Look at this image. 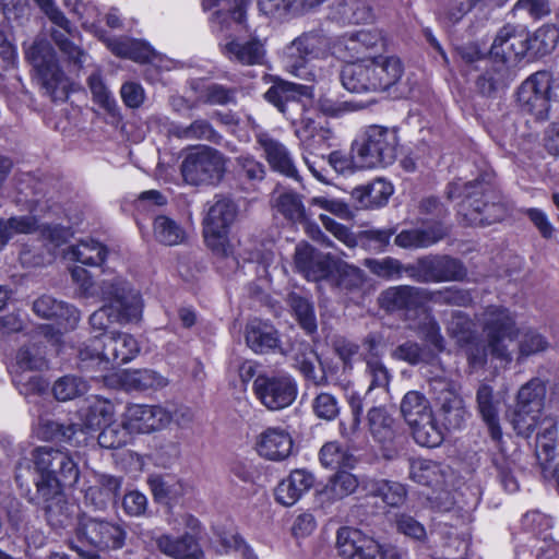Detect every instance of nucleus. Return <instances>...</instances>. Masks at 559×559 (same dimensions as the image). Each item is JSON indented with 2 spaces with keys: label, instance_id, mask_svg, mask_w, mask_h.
<instances>
[{
  "label": "nucleus",
  "instance_id": "obj_22",
  "mask_svg": "<svg viewBox=\"0 0 559 559\" xmlns=\"http://www.w3.org/2000/svg\"><path fill=\"white\" fill-rule=\"evenodd\" d=\"M34 342L29 346H23L16 354V365L22 370H39L46 366L43 352L44 343L57 346L61 341V333L49 324L37 328Z\"/></svg>",
  "mask_w": 559,
  "mask_h": 559
},
{
  "label": "nucleus",
  "instance_id": "obj_15",
  "mask_svg": "<svg viewBox=\"0 0 559 559\" xmlns=\"http://www.w3.org/2000/svg\"><path fill=\"white\" fill-rule=\"evenodd\" d=\"M550 88L551 74L548 71H537L527 78L518 91V102L522 110L537 120H546L550 108Z\"/></svg>",
  "mask_w": 559,
  "mask_h": 559
},
{
  "label": "nucleus",
  "instance_id": "obj_3",
  "mask_svg": "<svg viewBox=\"0 0 559 559\" xmlns=\"http://www.w3.org/2000/svg\"><path fill=\"white\" fill-rule=\"evenodd\" d=\"M403 72L397 57L378 56L345 64L341 71V82L352 93H377L395 85Z\"/></svg>",
  "mask_w": 559,
  "mask_h": 559
},
{
  "label": "nucleus",
  "instance_id": "obj_28",
  "mask_svg": "<svg viewBox=\"0 0 559 559\" xmlns=\"http://www.w3.org/2000/svg\"><path fill=\"white\" fill-rule=\"evenodd\" d=\"M157 549L171 559H200L201 547L197 538L189 533L180 537L163 534L155 539Z\"/></svg>",
  "mask_w": 559,
  "mask_h": 559
},
{
  "label": "nucleus",
  "instance_id": "obj_59",
  "mask_svg": "<svg viewBox=\"0 0 559 559\" xmlns=\"http://www.w3.org/2000/svg\"><path fill=\"white\" fill-rule=\"evenodd\" d=\"M114 415V405L103 399H95L88 406L85 415V426L88 429L100 428L107 425Z\"/></svg>",
  "mask_w": 559,
  "mask_h": 559
},
{
  "label": "nucleus",
  "instance_id": "obj_30",
  "mask_svg": "<svg viewBox=\"0 0 559 559\" xmlns=\"http://www.w3.org/2000/svg\"><path fill=\"white\" fill-rule=\"evenodd\" d=\"M367 496L380 498L391 508H401L407 499V488L404 484L389 479H367L362 485Z\"/></svg>",
  "mask_w": 559,
  "mask_h": 559
},
{
  "label": "nucleus",
  "instance_id": "obj_18",
  "mask_svg": "<svg viewBox=\"0 0 559 559\" xmlns=\"http://www.w3.org/2000/svg\"><path fill=\"white\" fill-rule=\"evenodd\" d=\"M40 228L45 239L59 245L66 241L68 231L59 225H44L38 227L37 219L31 215L14 216L9 219L0 218V249L16 234H32Z\"/></svg>",
  "mask_w": 559,
  "mask_h": 559
},
{
  "label": "nucleus",
  "instance_id": "obj_62",
  "mask_svg": "<svg viewBox=\"0 0 559 559\" xmlns=\"http://www.w3.org/2000/svg\"><path fill=\"white\" fill-rule=\"evenodd\" d=\"M87 84L93 100L106 111L112 112L116 109V100L111 92L105 85L99 72L92 73L87 79Z\"/></svg>",
  "mask_w": 559,
  "mask_h": 559
},
{
  "label": "nucleus",
  "instance_id": "obj_42",
  "mask_svg": "<svg viewBox=\"0 0 559 559\" xmlns=\"http://www.w3.org/2000/svg\"><path fill=\"white\" fill-rule=\"evenodd\" d=\"M439 416L443 419L444 429H461L467 416L463 400L451 391L445 392L440 397Z\"/></svg>",
  "mask_w": 559,
  "mask_h": 559
},
{
  "label": "nucleus",
  "instance_id": "obj_34",
  "mask_svg": "<svg viewBox=\"0 0 559 559\" xmlns=\"http://www.w3.org/2000/svg\"><path fill=\"white\" fill-rule=\"evenodd\" d=\"M246 343L257 354H265L280 346L278 333L271 324L253 320L246 326Z\"/></svg>",
  "mask_w": 559,
  "mask_h": 559
},
{
  "label": "nucleus",
  "instance_id": "obj_2",
  "mask_svg": "<svg viewBox=\"0 0 559 559\" xmlns=\"http://www.w3.org/2000/svg\"><path fill=\"white\" fill-rule=\"evenodd\" d=\"M492 174L485 173L475 180L452 182L448 188L450 200L460 199V213L471 225L487 226L499 222L506 214L492 188Z\"/></svg>",
  "mask_w": 559,
  "mask_h": 559
},
{
  "label": "nucleus",
  "instance_id": "obj_63",
  "mask_svg": "<svg viewBox=\"0 0 559 559\" xmlns=\"http://www.w3.org/2000/svg\"><path fill=\"white\" fill-rule=\"evenodd\" d=\"M238 90L222 84L212 83L205 86L202 92V99L209 105L226 106L236 103Z\"/></svg>",
  "mask_w": 559,
  "mask_h": 559
},
{
  "label": "nucleus",
  "instance_id": "obj_4",
  "mask_svg": "<svg viewBox=\"0 0 559 559\" xmlns=\"http://www.w3.org/2000/svg\"><path fill=\"white\" fill-rule=\"evenodd\" d=\"M139 353L140 345L133 335L118 331L100 333L79 348V367L104 371L131 361Z\"/></svg>",
  "mask_w": 559,
  "mask_h": 559
},
{
  "label": "nucleus",
  "instance_id": "obj_54",
  "mask_svg": "<svg viewBox=\"0 0 559 559\" xmlns=\"http://www.w3.org/2000/svg\"><path fill=\"white\" fill-rule=\"evenodd\" d=\"M332 282L341 292L352 293L361 287L364 283V273L356 266L340 262L335 265Z\"/></svg>",
  "mask_w": 559,
  "mask_h": 559
},
{
  "label": "nucleus",
  "instance_id": "obj_17",
  "mask_svg": "<svg viewBox=\"0 0 559 559\" xmlns=\"http://www.w3.org/2000/svg\"><path fill=\"white\" fill-rule=\"evenodd\" d=\"M171 421V413L159 405L133 404L128 406L124 413L126 428L135 433L158 431Z\"/></svg>",
  "mask_w": 559,
  "mask_h": 559
},
{
  "label": "nucleus",
  "instance_id": "obj_58",
  "mask_svg": "<svg viewBox=\"0 0 559 559\" xmlns=\"http://www.w3.org/2000/svg\"><path fill=\"white\" fill-rule=\"evenodd\" d=\"M80 288L81 296L85 298L98 297L104 299L112 295V292H119L127 287L126 283L121 280L103 281L100 283H94L91 276L76 283Z\"/></svg>",
  "mask_w": 559,
  "mask_h": 559
},
{
  "label": "nucleus",
  "instance_id": "obj_1",
  "mask_svg": "<svg viewBox=\"0 0 559 559\" xmlns=\"http://www.w3.org/2000/svg\"><path fill=\"white\" fill-rule=\"evenodd\" d=\"M37 477L31 501L45 511L52 525H61L68 518V502L63 488L73 487L80 478V468L72 453L64 448L41 445L32 453Z\"/></svg>",
  "mask_w": 559,
  "mask_h": 559
},
{
  "label": "nucleus",
  "instance_id": "obj_48",
  "mask_svg": "<svg viewBox=\"0 0 559 559\" xmlns=\"http://www.w3.org/2000/svg\"><path fill=\"white\" fill-rule=\"evenodd\" d=\"M358 485L359 483L355 475L345 471L337 472L330 478L321 491V497L329 501H337L352 495Z\"/></svg>",
  "mask_w": 559,
  "mask_h": 559
},
{
  "label": "nucleus",
  "instance_id": "obj_50",
  "mask_svg": "<svg viewBox=\"0 0 559 559\" xmlns=\"http://www.w3.org/2000/svg\"><path fill=\"white\" fill-rule=\"evenodd\" d=\"M559 40V31L552 25L539 27L532 36L528 34V55L532 58L551 52Z\"/></svg>",
  "mask_w": 559,
  "mask_h": 559
},
{
  "label": "nucleus",
  "instance_id": "obj_27",
  "mask_svg": "<svg viewBox=\"0 0 559 559\" xmlns=\"http://www.w3.org/2000/svg\"><path fill=\"white\" fill-rule=\"evenodd\" d=\"M515 64L491 58L490 67L478 78L477 86L484 95L506 90L516 78Z\"/></svg>",
  "mask_w": 559,
  "mask_h": 559
},
{
  "label": "nucleus",
  "instance_id": "obj_12",
  "mask_svg": "<svg viewBox=\"0 0 559 559\" xmlns=\"http://www.w3.org/2000/svg\"><path fill=\"white\" fill-rule=\"evenodd\" d=\"M405 273L417 283L462 281L466 277L463 263L450 255H425L405 267Z\"/></svg>",
  "mask_w": 559,
  "mask_h": 559
},
{
  "label": "nucleus",
  "instance_id": "obj_7",
  "mask_svg": "<svg viewBox=\"0 0 559 559\" xmlns=\"http://www.w3.org/2000/svg\"><path fill=\"white\" fill-rule=\"evenodd\" d=\"M397 135L394 129L371 126L360 143L353 146V159L360 168L391 165L396 158Z\"/></svg>",
  "mask_w": 559,
  "mask_h": 559
},
{
  "label": "nucleus",
  "instance_id": "obj_31",
  "mask_svg": "<svg viewBox=\"0 0 559 559\" xmlns=\"http://www.w3.org/2000/svg\"><path fill=\"white\" fill-rule=\"evenodd\" d=\"M34 312L44 319H57L66 322L67 328L74 329L80 321L79 310L51 296H41L33 304Z\"/></svg>",
  "mask_w": 559,
  "mask_h": 559
},
{
  "label": "nucleus",
  "instance_id": "obj_51",
  "mask_svg": "<svg viewBox=\"0 0 559 559\" xmlns=\"http://www.w3.org/2000/svg\"><path fill=\"white\" fill-rule=\"evenodd\" d=\"M409 478L419 485L432 487L442 481V473L438 463L414 459L409 461Z\"/></svg>",
  "mask_w": 559,
  "mask_h": 559
},
{
  "label": "nucleus",
  "instance_id": "obj_61",
  "mask_svg": "<svg viewBox=\"0 0 559 559\" xmlns=\"http://www.w3.org/2000/svg\"><path fill=\"white\" fill-rule=\"evenodd\" d=\"M542 412H532L526 406H518L512 417V425L518 435L528 438L537 427Z\"/></svg>",
  "mask_w": 559,
  "mask_h": 559
},
{
  "label": "nucleus",
  "instance_id": "obj_16",
  "mask_svg": "<svg viewBox=\"0 0 559 559\" xmlns=\"http://www.w3.org/2000/svg\"><path fill=\"white\" fill-rule=\"evenodd\" d=\"M527 40L528 32L524 27L506 24L498 31L491 44L490 57L516 66L528 55Z\"/></svg>",
  "mask_w": 559,
  "mask_h": 559
},
{
  "label": "nucleus",
  "instance_id": "obj_39",
  "mask_svg": "<svg viewBox=\"0 0 559 559\" xmlns=\"http://www.w3.org/2000/svg\"><path fill=\"white\" fill-rule=\"evenodd\" d=\"M384 46V38L379 29H360L345 40V49L357 61L367 59L366 55Z\"/></svg>",
  "mask_w": 559,
  "mask_h": 559
},
{
  "label": "nucleus",
  "instance_id": "obj_44",
  "mask_svg": "<svg viewBox=\"0 0 559 559\" xmlns=\"http://www.w3.org/2000/svg\"><path fill=\"white\" fill-rule=\"evenodd\" d=\"M9 523L11 527L22 536L28 545L39 547L44 543L43 533L35 527L34 520L31 515L20 509H11L8 512Z\"/></svg>",
  "mask_w": 559,
  "mask_h": 559
},
{
  "label": "nucleus",
  "instance_id": "obj_10",
  "mask_svg": "<svg viewBox=\"0 0 559 559\" xmlns=\"http://www.w3.org/2000/svg\"><path fill=\"white\" fill-rule=\"evenodd\" d=\"M107 301L90 317V324L93 331L107 333L106 330L112 323H127L138 320L142 311V302L138 292L128 287L103 299Z\"/></svg>",
  "mask_w": 559,
  "mask_h": 559
},
{
  "label": "nucleus",
  "instance_id": "obj_26",
  "mask_svg": "<svg viewBox=\"0 0 559 559\" xmlns=\"http://www.w3.org/2000/svg\"><path fill=\"white\" fill-rule=\"evenodd\" d=\"M314 484V476L304 468L294 469L275 489L277 502L294 506Z\"/></svg>",
  "mask_w": 559,
  "mask_h": 559
},
{
  "label": "nucleus",
  "instance_id": "obj_38",
  "mask_svg": "<svg viewBox=\"0 0 559 559\" xmlns=\"http://www.w3.org/2000/svg\"><path fill=\"white\" fill-rule=\"evenodd\" d=\"M478 412L487 425L493 440H499L502 431L499 424V403L493 400V392L488 384H480L476 392Z\"/></svg>",
  "mask_w": 559,
  "mask_h": 559
},
{
  "label": "nucleus",
  "instance_id": "obj_57",
  "mask_svg": "<svg viewBox=\"0 0 559 559\" xmlns=\"http://www.w3.org/2000/svg\"><path fill=\"white\" fill-rule=\"evenodd\" d=\"M87 389L86 382L80 377L64 376L53 383L52 393L58 401L66 402L85 394Z\"/></svg>",
  "mask_w": 559,
  "mask_h": 559
},
{
  "label": "nucleus",
  "instance_id": "obj_41",
  "mask_svg": "<svg viewBox=\"0 0 559 559\" xmlns=\"http://www.w3.org/2000/svg\"><path fill=\"white\" fill-rule=\"evenodd\" d=\"M295 367L302 373V376L316 385H324L328 382L323 369L317 370L316 364L319 362V357L311 346L307 343H299L295 348L294 354Z\"/></svg>",
  "mask_w": 559,
  "mask_h": 559
},
{
  "label": "nucleus",
  "instance_id": "obj_55",
  "mask_svg": "<svg viewBox=\"0 0 559 559\" xmlns=\"http://www.w3.org/2000/svg\"><path fill=\"white\" fill-rule=\"evenodd\" d=\"M81 425H63L56 420H41L38 428V436L47 441L73 442L74 436L81 431Z\"/></svg>",
  "mask_w": 559,
  "mask_h": 559
},
{
  "label": "nucleus",
  "instance_id": "obj_11",
  "mask_svg": "<svg viewBox=\"0 0 559 559\" xmlns=\"http://www.w3.org/2000/svg\"><path fill=\"white\" fill-rule=\"evenodd\" d=\"M226 171V158L215 148L203 146L189 153L182 164L181 174L190 185H217Z\"/></svg>",
  "mask_w": 559,
  "mask_h": 559
},
{
  "label": "nucleus",
  "instance_id": "obj_5",
  "mask_svg": "<svg viewBox=\"0 0 559 559\" xmlns=\"http://www.w3.org/2000/svg\"><path fill=\"white\" fill-rule=\"evenodd\" d=\"M331 55V40L319 31L305 32L285 47L286 69L306 81H313L314 74L308 69L311 61L325 59Z\"/></svg>",
  "mask_w": 559,
  "mask_h": 559
},
{
  "label": "nucleus",
  "instance_id": "obj_6",
  "mask_svg": "<svg viewBox=\"0 0 559 559\" xmlns=\"http://www.w3.org/2000/svg\"><path fill=\"white\" fill-rule=\"evenodd\" d=\"M488 343L490 354L501 360L510 361L511 356L506 341H514L519 336L516 316L508 308L490 305L476 317Z\"/></svg>",
  "mask_w": 559,
  "mask_h": 559
},
{
  "label": "nucleus",
  "instance_id": "obj_60",
  "mask_svg": "<svg viewBox=\"0 0 559 559\" xmlns=\"http://www.w3.org/2000/svg\"><path fill=\"white\" fill-rule=\"evenodd\" d=\"M447 331L461 346L468 344L473 336L472 322L469 318L461 311L452 313L447 323Z\"/></svg>",
  "mask_w": 559,
  "mask_h": 559
},
{
  "label": "nucleus",
  "instance_id": "obj_33",
  "mask_svg": "<svg viewBox=\"0 0 559 559\" xmlns=\"http://www.w3.org/2000/svg\"><path fill=\"white\" fill-rule=\"evenodd\" d=\"M392 193V185L382 178H378L354 188L350 194L357 206L370 209L384 205Z\"/></svg>",
  "mask_w": 559,
  "mask_h": 559
},
{
  "label": "nucleus",
  "instance_id": "obj_45",
  "mask_svg": "<svg viewBox=\"0 0 559 559\" xmlns=\"http://www.w3.org/2000/svg\"><path fill=\"white\" fill-rule=\"evenodd\" d=\"M107 248L94 240L87 239L80 241L69 251V258L84 265L99 266L107 258Z\"/></svg>",
  "mask_w": 559,
  "mask_h": 559
},
{
  "label": "nucleus",
  "instance_id": "obj_29",
  "mask_svg": "<svg viewBox=\"0 0 559 559\" xmlns=\"http://www.w3.org/2000/svg\"><path fill=\"white\" fill-rule=\"evenodd\" d=\"M223 53L233 62L254 66L262 63L265 50L264 45L258 38L248 40L231 38L224 45Z\"/></svg>",
  "mask_w": 559,
  "mask_h": 559
},
{
  "label": "nucleus",
  "instance_id": "obj_43",
  "mask_svg": "<svg viewBox=\"0 0 559 559\" xmlns=\"http://www.w3.org/2000/svg\"><path fill=\"white\" fill-rule=\"evenodd\" d=\"M319 457L325 468L335 471L353 468L357 463L356 456L337 441L324 443L320 450Z\"/></svg>",
  "mask_w": 559,
  "mask_h": 559
},
{
  "label": "nucleus",
  "instance_id": "obj_25",
  "mask_svg": "<svg viewBox=\"0 0 559 559\" xmlns=\"http://www.w3.org/2000/svg\"><path fill=\"white\" fill-rule=\"evenodd\" d=\"M255 445L260 456L281 462L290 456L294 441L287 430L281 427H269L259 435Z\"/></svg>",
  "mask_w": 559,
  "mask_h": 559
},
{
  "label": "nucleus",
  "instance_id": "obj_20",
  "mask_svg": "<svg viewBox=\"0 0 559 559\" xmlns=\"http://www.w3.org/2000/svg\"><path fill=\"white\" fill-rule=\"evenodd\" d=\"M335 546L344 559H382L381 546L355 528L341 527L337 531Z\"/></svg>",
  "mask_w": 559,
  "mask_h": 559
},
{
  "label": "nucleus",
  "instance_id": "obj_47",
  "mask_svg": "<svg viewBox=\"0 0 559 559\" xmlns=\"http://www.w3.org/2000/svg\"><path fill=\"white\" fill-rule=\"evenodd\" d=\"M153 234L156 241L165 246L181 245L187 237L181 225L165 215H159L154 219Z\"/></svg>",
  "mask_w": 559,
  "mask_h": 559
},
{
  "label": "nucleus",
  "instance_id": "obj_53",
  "mask_svg": "<svg viewBox=\"0 0 559 559\" xmlns=\"http://www.w3.org/2000/svg\"><path fill=\"white\" fill-rule=\"evenodd\" d=\"M287 302L300 326L307 333H313L317 330V319L312 302L297 293H290Z\"/></svg>",
  "mask_w": 559,
  "mask_h": 559
},
{
  "label": "nucleus",
  "instance_id": "obj_35",
  "mask_svg": "<svg viewBox=\"0 0 559 559\" xmlns=\"http://www.w3.org/2000/svg\"><path fill=\"white\" fill-rule=\"evenodd\" d=\"M367 426L374 441L385 445L396 437V423L383 406H373L367 413Z\"/></svg>",
  "mask_w": 559,
  "mask_h": 559
},
{
  "label": "nucleus",
  "instance_id": "obj_23",
  "mask_svg": "<svg viewBox=\"0 0 559 559\" xmlns=\"http://www.w3.org/2000/svg\"><path fill=\"white\" fill-rule=\"evenodd\" d=\"M429 289L409 285L390 287L379 297L381 308L386 311L416 310L428 302Z\"/></svg>",
  "mask_w": 559,
  "mask_h": 559
},
{
  "label": "nucleus",
  "instance_id": "obj_19",
  "mask_svg": "<svg viewBox=\"0 0 559 559\" xmlns=\"http://www.w3.org/2000/svg\"><path fill=\"white\" fill-rule=\"evenodd\" d=\"M43 10L49 20L62 29H53L51 32V38L55 44L60 51L68 57L70 62L78 68H82L87 59V55L73 41L76 31L71 28L70 21L53 5L52 1L47 7L43 8Z\"/></svg>",
  "mask_w": 559,
  "mask_h": 559
},
{
  "label": "nucleus",
  "instance_id": "obj_13",
  "mask_svg": "<svg viewBox=\"0 0 559 559\" xmlns=\"http://www.w3.org/2000/svg\"><path fill=\"white\" fill-rule=\"evenodd\" d=\"M78 543L91 546L92 550H117L124 546L127 531L119 524L82 516L75 528Z\"/></svg>",
  "mask_w": 559,
  "mask_h": 559
},
{
  "label": "nucleus",
  "instance_id": "obj_64",
  "mask_svg": "<svg viewBox=\"0 0 559 559\" xmlns=\"http://www.w3.org/2000/svg\"><path fill=\"white\" fill-rule=\"evenodd\" d=\"M395 526L399 533L415 542L425 543L428 538L427 531L418 520L407 513L395 515Z\"/></svg>",
  "mask_w": 559,
  "mask_h": 559
},
{
  "label": "nucleus",
  "instance_id": "obj_14",
  "mask_svg": "<svg viewBox=\"0 0 559 559\" xmlns=\"http://www.w3.org/2000/svg\"><path fill=\"white\" fill-rule=\"evenodd\" d=\"M253 391L257 399L270 411H281L297 397V383L286 372L262 373L253 381Z\"/></svg>",
  "mask_w": 559,
  "mask_h": 559
},
{
  "label": "nucleus",
  "instance_id": "obj_37",
  "mask_svg": "<svg viewBox=\"0 0 559 559\" xmlns=\"http://www.w3.org/2000/svg\"><path fill=\"white\" fill-rule=\"evenodd\" d=\"M415 442L421 447L436 448L444 439V428L439 424L433 412L408 426Z\"/></svg>",
  "mask_w": 559,
  "mask_h": 559
},
{
  "label": "nucleus",
  "instance_id": "obj_36",
  "mask_svg": "<svg viewBox=\"0 0 559 559\" xmlns=\"http://www.w3.org/2000/svg\"><path fill=\"white\" fill-rule=\"evenodd\" d=\"M447 235L448 230L442 225H436L425 229L413 228L402 230L396 235L394 242L404 249L427 248L442 240Z\"/></svg>",
  "mask_w": 559,
  "mask_h": 559
},
{
  "label": "nucleus",
  "instance_id": "obj_56",
  "mask_svg": "<svg viewBox=\"0 0 559 559\" xmlns=\"http://www.w3.org/2000/svg\"><path fill=\"white\" fill-rule=\"evenodd\" d=\"M546 386L539 379H533L523 385L518 394V406H526L532 412H542Z\"/></svg>",
  "mask_w": 559,
  "mask_h": 559
},
{
  "label": "nucleus",
  "instance_id": "obj_52",
  "mask_svg": "<svg viewBox=\"0 0 559 559\" xmlns=\"http://www.w3.org/2000/svg\"><path fill=\"white\" fill-rule=\"evenodd\" d=\"M123 383L130 390L145 391L164 388L167 379L154 370L139 369L126 372Z\"/></svg>",
  "mask_w": 559,
  "mask_h": 559
},
{
  "label": "nucleus",
  "instance_id": "obj_21",
  "mask_svg": "<svg viewBox=\"0 0 559 559\" xmlns=\"http://www.w3.org/2000/svg\"><path fill=\"white\" fill-rule=\"evenodd\" d=\"M255 140L263 152V157L273 171L300 181L299 171L294 157L285 144L267 132L257 133Z\"/></svg>",
  "mask_w": 559,
  "mask_h": 559
},
{
  "label": "nucleus",
  "instance_id": "obj_49",
  "mask_svg": "<svg viewBox=\"0 0 559 559\" xmlns=\"http://www.w3.org/2000/svg\"><path fill=\"white\" fill-rule=\"evenodd\" d=\"M400 407L401 414L408 426L421 419L424 415L433 412L428 399L419 391L407 392L403 396Z\"/></svg>",
  "mask_w": 559,
  "mask_h": 559
},
{
  "label": "nucleus",
  "instance_id": "obj_46",
  "mask_svg": "<svg viewBox=\"0 0 559 559\" xmlns=\"http://www.w3.org/2000/svg\"><path fill=\"white\" fill-rule=\"evenodd\" d=\"M274 207L292 223H305L307 221L302 195L295 191L290 190L280 193L274 200Z\"/></svg>",
  "mask_w": 559,
  "mask_h": 559
},
{
  "label": "nucleus",
  "instance_id": "obj_8",
  "mask_svg": "<svg viewBox=\"0 0 559 559\" xmlns=\"http://www.w3.org/2000/svg\"><path fill=\"white\" fill-rule=\"evenodd\" d=\"M36 69L41 87L52 100H66L69 95V80L59 67L56 52L49 41L35 40L26 52Z\"/></svg>",
  "mask_w": 559,
  "mask_h": 559
},
{
  "label": "nucleus",
  "instance_id": "obj_9",
  "mask_svg": "<svg viewBox=\"0 0 559 559\" xmlns=\"http://www.w3.org/2000/svg\"><path fill=\"white\" fill-rule=\"evenodd\" d=\"M237 212L234 201L223 195H216L207 210L203 221V235L207 247L217 255L228 257L230 252L228 231Z\"/></svg>",
  "mask_w": 559,
  "mask_h": 559
},
{
  "label": "nucleus",
  "instance_id": "obj_24",
  "mask_svg": "<svg viewBox=\"0 0 559 559\" xmlns=\"http://www.w3.org/2000/svg\"><path fill=\"white\" fill-rule=\"evenodd\" d=\"M313 88L309 85L293 83L280 78L273 80V84L264 94L267 103L280 112L287 115L292 106L298 104L301 98H312Z\"/></svg>",
  "mask_w": 559,
  "mask_h": 559
},
{
  "label": "nucleus",
  "instance_id": "obj_32",
  "mask_svg": "<svg viewBox=\"0 0 559 559\" xmlns=\"http://www.w3.org/2000/svg\"><path fill=\"white\" fill-rule=\"evenodd\" d=\"M120 488V478L110 475H100L97 478V483L85 490L84 502L95 510H106L119 495Z\"/></svg>",
  "mask_w": 559,
  "mask_h": 559
},
{
  "label": "nucleus",
  "instance_id": "obj_40",
  "mask_svg": "<svg viewBox=\"0 0 559 559\" xmlns=\"http://www.w3.org/2000/svg\"><path fill=\"white\" fill-rule=\"evenodd\" d=\"M169 133L179 140L186 141H207L217 144L222 140L221 134L211 122L203 118H198L188 126L173 124Z\"/></svg>",
  "mask_w": 559,
  "mask_h": 559
}]
</instances>
